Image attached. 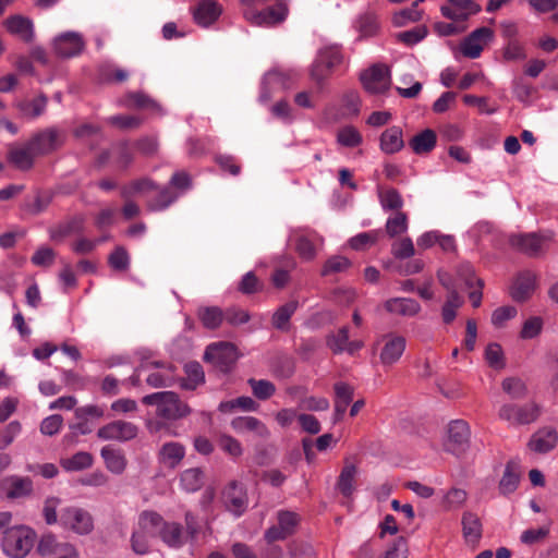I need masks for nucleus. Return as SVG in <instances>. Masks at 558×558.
<instances>
[{"label": "nucleus", "instance_id": "nucleus-37", "mask_svg": "<svg viewBox=\"0 0 558 558\" xmlns=\"http://www.w3.org/2000/svg\"><path fill=\"white\" fill-rule=\"evenodd\" d=\"M203 484L204 472L199 468L186 469L180 474V485L187 493L197 492Z\"/></svg>", "mask_w": 558, "mask_h": 558}, {"label": "nucleus", "instance_id": "nucleus-63", "mask_svg": "<svg viewBox=\"0 0 558 558\" xmlns=\"http://www.w3.org/2000/svg\"><path fill=\"white\" fill-rule=\"evenodd\" d=\"M110 267L118 271H124L129 268L130 258L126 250L118 246L108 257Z\"/></svg>", "mask_w": 558, "mask_h": 558}, {"label": "nucleus", "instance_id": "nucleus-40", "mask_svg": "<svg viewBox=\"0 0 558 558\" xmlns=\"http://www.w3.org/2000/svg\"><path fill=\"white\" fill-rule=\"evenodd\" d=\"M459 277L465 281V284L472 288L474 284L478 286L477 291H472L469 295L472 305L474 307H478L482 301V291L483 281L475 277L473 268L470 265L462 266L459 270Z\"/></svg>", "mask_w": 558, "mask_h": 558}, {"label": "nucleus", "instance_id": "nucleus-39", "mask_svg": "<svg viewBox=\"0 0 558 558\" xmlns=\"http://www.w3.org/2000/svg\"><path fill=\"white\" fill-rule=\"evenodd\" d=\"M94 462L93 456L87 451H78L72 457L62 458L60 460L61 466L69 472H76L88 469Z\"/></svg>", "mask_w": 558, "mask_h": 558}, {"label": "nucleus", "instance_id": "nucleus-9", "mask_svg": "<svg viewBox=\"0 0 558 558\" xmlns=\"http://www.w3.org/2000/svg\"><path fill=\"white\" fill-rule=\"evenodd\" d=\"M138 427L132 422L117 420L110 422L97 430V437L102 440L120 442L130 441L137 437Z\"/></svg>", "mask_w": 558, "mask_h": 558}, {"label": "nucleus", "instance_id": "nucleus-10", "mask_svg": "<svg viewBox=\"0 0 558 558\" xmlns=\"http://www.w3.org/2000/svg\"><path fill=\"white\" fill-rule=\"evenodd\" d=\"M64 143V134L57 129H47L36 134L28 143L31 151L36 156L47 155Z\"/></svg>", "mask_w": 558, "mask_h": 558}, {"label": "nucleus", "instance_id": "nucleus-52", "mask_svg": "<svg viewBox=\"0 0 558 558\" xmlns=\"http://www.w3.org/2000/svg\"><path fill=\"white\" fill-rule=\"evenodd\" d=\"M356 27L362 37H372L377 34L379 22L375 14L365 13L357 20Z\"/></svg>", "mask_w": 558, "mask_h": 558}, {"label": "nucleus", "instance_id": "nucleus-33", "mask_svg": "<svg viewBox=\"0 0 558 558\" xmlns=\"http://www.w3.org/2000/svg\"><path fill=\"white\" fill-rule=\"evenodd\" d=\"M5 489L8 498H22L32 493L33 483L28 477L12 476L5 480Z\"/></svg>", "mask_w": 558, "mask_h": 558}, {"label": "nucleus", "instance_id": "nucleus-56", "mask_svg": "<svg viewBox=\"0 0 558 558\" xmlns=\"http://www.w3.org/2000/svg\"><path fill=\"white\" fill-rule=\"evenodd\" d=\"M408 229V216L403 211H397L386 222V231L389 236L393 238L402 234Z\"/></svg>", "mask_w": 558, "mask_h": 558}, {"label": "nucleus", "instance_id": "nucleus-15", "mask_svg": "<svg viewBox=\"0 0 558 558\" xmlns=\"http://www.w3.org/2000/svg\"><path fill=\"white\" fill-rule=\"evenodd\" d=\"M470 440V428L465 421L456 420L448 426L446 449L454 454L463 452Z\"/></svg>", "mask_w": 558, "mask_h": 558}, {"label": "nucleus", "instance_id": "nucleus-3", "mask_svg": "<svg viewBox=\"0 0 558 558\" xmlns=\"http://www.w3.org/2000/svg\"><path fill=\"white\" fill-rule=\"evenodd\" d=\"M35 533L24 525H16L3 532L2 549L12 558H24L33 548Z\"/></svg>", "mask_w": 558, "mask_h": 558}, {"label": "nucleus", "instance_id": "nucleus-34", "mask_svg": "<svg viewBox=\"0 0 558 558\" xmlns=\"http://www.w3.org/2000/svg\"><path fill=\"white\" fill-rule=\"evenodd\" d=\"M519 482L520 465L514 461H509L499 482L500 493L504 495L513 493L517 489Z\"/></svg>", "mask_w": 558, "mask_h": 558}, {"label": "nucleus", "instance_id": "nucleus-21", "mask_svg": "<svg viewBox=\"0 0 558 558\" xmlns=\"http://www.w3.org/2000/svg\"><path fill=\"white\" fill-rule=\"evenodd\" d=\"M4 26L10 34L26 44L32 43L34 39V24L27 16L21 14L11 15L4 21Z\"/></svg>", "mask_w": 558, "mask_h": 558}, {"label": "nucleus", "instance_id": "nucleus-11", "mask_svg": "<svg viewBox=\"0 0 558 558\" xmlns=\"http://www.w3.org/2000/svg\"><path fill=\"white\" fill-rule=\"evenodd\" d=\"M481 10L482 7L476 0H447V3L440 8L441 14L453 22H465Z\"/></svg>", "mask_w": 558, "mask_h": 558}, {"label": "nucleus", "instance_id": "nucleus-62", "mask_svg": "<svg viewBox=\"0 0 558 558\" xmlns=\"http://www.w3.org/2000/svg\"><path fill=\"white\" fill-rule=\"evenodd\" d=\"M277 520L278 525L281 526V530L286 531L289 535H292L300 522V517L293 511L280 510L277 513Z\"/></svg>", "mask_w": 558, "mask_h": 558}, {"label": "nucleus", "instance_id": "nucleus-42", "mask_svg": "<svg viewBox=\"0 0 558 558\" xmlns=\"http://www.w3.org/2000/svg\"><path fill=\"white\" fill-rule=\"evenodd\" d=\"M186 378L182 380L181 387L187 390H194L205 380L203 367L197 362H190L184 367Z\"/></svg>", "mask_w": 558, "mask_h": 558}, {"label": "nucleus", "instance_id": "nucleus-35", "mask_svg": "<svg viewBox=\"0 0 558 558\" xmlns=\"http://www.w3.org/2000/svg\"><path fill=\"white\" fill-rule=\"evenodd\" d=\"M159 536L170 547L179 548L184 544L182 526L175 522H165Z\"/></svg>", "mask_w": 558, "mask_h": 558}, {"label": "nucleus", "instance_id": "nucleus-45", "mask_svg": "<svg viewBox=\"0 0 558 558\" xmlns=\"http://www.w3.org/2000/svg\"><path fill=\"white\" fill-rule=\"evenodd\" d=\"M296 301H290L284 305L280 306L272 315L271 323L275 328L279 330H288L289 320L298 308Z\"/></svg>", "mask_w": 558, "mask_h": 558}, {"label": "nucleus", "instance_id": "nucleus-44", "mask_svg": "<svg viewBox=\"0 0 558 558\" xmlns=\"http://www.w3.org/2000/svg\"><path fill=\"white\" fill-rule=\"evenodd\" d=\"M361 108V99L359 93L349 90L341 97L339 118H351L359 114Z\"/></svg>", "mask_w": 558, "mask_h": 558}, {"label": "nucleus", "instance_id": "nucleus-60", "mask_svg": "<svg viewBox=\"0 0 558 558\" xmlns=\"http://www.w3.org/2000/svg\"><path fill=\"white\" fill-rule=\"evenodd\" d=\"M122 104L126 108H155L156 102L143 93H131L125 95Z\"/></svg>", "mask_w": 558, "mask_h": 558}, {"label": "nucleus", "instance_id": "nucleus-54", "mask_svg": "<svg viewBox=\"0 0 558 558\" xmlns=\"http://www.w3.org/2000/svg\"><path fill=\"white\" fill-rule=\"evenodd\" d=\"M379 236L380 231L377 230L362 232L351 238L349 244L355 251H363L374 245L379 240Z\"/></svg>", "mask_w": 558, "mask_h": 558}, {"label": "nucleus", "instance_id": "nucleus-31", "mask_svg": "<svg viewBox=\"0 0 558 558\" xmlns=\"http://www.w3.org/2000/svg\"><path fill=\"white\" fill-rule=\"evenodd\" d=\"M380 149L385 154H396L404 147L402 130L399 126L386 129L379 138Z\"/></svg>", "mask_w": 558, "mask_h": 558}, {"label": "nucleus", "instance_id": "nucleus-36", "mask_svg": "<svg viewBox=\"0 0 558 558\" xmlns=\"http://www.w3.org/2000/svg\"><path fill=\"white\" fill-rule=\"evenodd\" d=\"M35 155L31 151L29 146H14L9 150L8 159L16 168L28 170L33 166Z\"/></svg>", "mask_w": 558, "mask_h": 558}, {"label": "nucleus", "instance_id": "nucleus-57", "mask_svg": "<svg viewBox=\"0 0 558 558\" xmlns=\"http://www.w3.org/2000/svg\"><path fill=\"white\" fill-rule=\"evenodd\" d=\"M502 390L513 399L526 396L527 389L524 381L518 377L505 378L501 383Z\"/></svg>", "mask_w": 558, "mask_h": 558}, {"label": "nucleus", "instance_id": "nucleus-23", "mask_svg": "<svg viewBox=\"0 0 558 558\" xmlns=\"http://www.w3.org/2000/svg\"><path fill=\"white\" fill-rule=\"evenodd\" d=\"M536 287V276L531 271H523L517 276L510 289L514 301L523 302L531 298Z\"/></svg>", "mask_w": 558, "mask_h": 558}, {"label": "nucleus", "instance_id": "nucleus-38", "mask_svg": "<svg viewBox=\"0 0 558 558\" xmlns=\"http://www.w3.org/2000/svg\"><path fill=\"white\" fill-rule=\"evenodd\" d=\"M155 190H157V185L151 179L141 178L122 186L121 196L123 198H131L132 196L144 195Z\"/></svg>", "mask_w": 558, "mask_h": 558}, {"label": "nucleus", "instance_id": "nucleus-48", "mask_svg": "<svg viewBox=\"0 0 558 558\" xmlns=\"http://www.w3.org/2000/svg\"><path fill=\"white\" fill-rule=\"evenodd\" d=\"M484 357L489 367L496 371H501L506 367L504 350L499 343L492 342L487 344Z\"/></svg>", "mask_w": 558, "mask_h": 558}, {"label": "nucleus", "instance_id": "nucleus-49", "mask_svg": "<svg viewBox=\"0 0 558 558\" xmlns=\"http://www.w3.org/2000/svg\"><path fill=\"white\" fill-rule=\"evenodd\" d=\"M163 523L162 517L154 511H144L138 519V527L146 533H159Z\"/></svg>", "mask_w": 558, "mask_h": 558}, {"label": "nucleus", "instance_id": "nucleus-13", "mask_svg": "<svg viewBox=\"0 0 558 558\" xmlns=\"http://www.w3.org/2000/svg\"><path fill=\"white\" fill-rule=\"evenodd\" d=\"M383 344L380 349V362L385 366H391L402 356L407 340L403 336L397 333H387L380 338Z\"/></svg>", "mask_w": 558, "mask_h": 558}, {"label": "nucleus", "instance_id": "nucleus-20", "mask_svg": "<svg viewBox=\"0 0 558 558\" xmlns=\"http://www.w3.org/2000/svg\"><path fill=\"white\" fill-rule=\"evenodd\" d=\"M557 444V430L553 427H543L531 436L527 442V448L532 452L544 454L553 450Z\"/></svg>", "mask_w": 558, "mask_h": 558}, {"label": "nucleus", "instance_id": "nucleus-19", "mask_svg": "<svg viewBox=\"0 0 558 558\" xmlns=\"http://www.w3.org/2000/svg\"><path fill=\"white\" fill-rule=\"evenodd\" d=\"M461 525L465 544L475 549L483 535V524L480 517L472 511H464L461 518Z\"/></svg>", "mask_w": 558, "mask_h": 558}, {"label": "nucleus", "instance_id": "nucleus-43", "mask_svg": "<svg viewBox=\"0 0 558 558\" xmlns=\"http://www.w3.org/2000/svg\"><path fill=\"white\" fill-rule=\"evenodd\" d=\"M197 316L207 329H217L225 319L222 310L217 306L201 307Z\"/></svg>", "mask_w": 558, "mask_h": 558}, {"label": "nucleus", "instance_id": "nucleus-55", "mask_svg": "<svg viewBox=\"0 0 558 558\" xmlns=\"http://www.w3.org/2000/svg\"><path fill=\"white\" fill-rule=\"evenodd\" d=\"M362 141L361 133L352 125H347L337 133V142L345 147H356Z\"/></svg>", "mask_w": 558, "mask_h": 558}, {"label": "nucleus", "instance_id": "nucleus-16", "mask_svg": "<svg viewBox=\"0 0 558 558\" xmlns=\"http://www.w3.org/2000/svg\"><path fill=\"white\" fill-rule=\"evenodd\" d=\"M364 88L372 94H381L390 86L389 70L385 65H374L361 75Z\"/></svg>", "mask_w": 558, "mask_h": 558}, {"label": "nucleus", "instance_id": "nucleus-28", "mask_svg": "<svg viewBox=\"0 0 558 558\" xmlns=\"http://www.w3.org/2000/svg\"><path fill=\"white\" fill-rule=\"evenodd\" d=\"M333 389L336 395L333 422L337 423L342 420L348 405L353 399V388L345 383L339 381L335 384Z\"/></svg>", "mask_w": 558, "mask_h": 558}, {"label": "nucleus", "instance_id": "nucleus-53", "mask_svg": "<svg viewBox=\"0 0 558 558\" xmlns=\"http://www.w3.org/2000/svg\"><path fill=\"white\" fill-rule=\"evenodd\" d=\"M349 341V328L341 327L337 332L327 337V345L335 353L339 354L345 351Z\"/></svg>", "mask_w": 558, "mask_h": 558}, {"label": "nucleus", "instance_id": "nucleus-41", "mask_svg": "<svg viewBox=\"0 0 558 558\" xmlns=\"http://www.w3.org/2000/svg\"><path fill=\"white\" fill-rule=\"evenodd\" d=\"M468 500V493L458 487H451L445 493L441 499V507L446 511L461 509Z\"/></svg>", "mask_w": 558, "mask_h": 558}, {"label": "nucleus", "instance_id": "nucleus-24", "mask_svg": "<svg viewBox=\"0 0 558 558\" xmlns=\"http://www.w3.org/2000/svg\"><path fill=\"white\" fill-rule=\"evenodd\" d=\"M231 426L240 434L252 433L263 439H267L270 436V430L266 424L254 416L235 417L232 420Z\"/></svg>", "mask_w": 558, "mask_h": 558}, {"label": "nucleus", "instance_id": "nucleus-61", "mask_svg": "<svg viewBox=\"0 0 558 558\" xmlns=\"http://www.w3.org/2000/svg\"><path fill=\"white\" fill-rule=\"evenodd\" d=\"M427 35V28L424 25L415 26L412 29L397 34V39L407 46H413L424 39Z\"/></svg>", "mask_w": 558, "mask_h": 558}, {"label": "nucleus", "instance_id": "nucleus-58", "mask_svg": "<svg viewBox=\"0 0 558 558\" xmlns=\"http://www.w3.org/2000/svg\"><path fill=\"white\" fill-rule=\"evenodd\" d=\"M110 155L112 156L117 167L120 169H126L133 162L134 159L133 153L131 151L130 147L124 143L114 146L111 149Z\"/></svg>", "mask_w": 558, "mask_h": 558}, {"label": "nucleus", "instance_id": "nucleus-6", "mask_svg": "<svg viewBox=\"0 0 558 558\" xmlns=\"http://www.w3.org/2000/svg\"><path fill=\"white\" fill-rule=\"evenodd\" d=\"M538 415L539 409L534 402L523 405L504 404L498 413L499 418L513 425L531 424L537 420Z\"/></svg>", "mask_w": 558, "mask_h": 558}, {"label": "nucleus", "instance_id": "nucleus-4", "mask_svg": "<svg viewBox=\"0 0 558 558\" xmlns=\"http://www.w3.org/2000/svg\"><path fill=\"white\" fill-rule=\"evenodd\" d=\"M554 240L551 231H539L515 234L510 238V243L523 254L537 257L544 254Z\"/></svg>", "mask_w": 558, "mask_h": 558}, {"label": "nucleus", "instance_id": "nucleus-12", "mask_svg": "<svg viewBox=\"0 0 558 558\" xmlns=\"http://www.w3.org/2000/svg\"><path fill=\"white\" fill-rule=\"evenodd\" d=\"M38 551L47 558H78V551L74 545L57 541L56 536L44 535L38 544Z\"/></svg>", "mask_w": 558, "mask_h": 558}, {"label": "nucleus", "instance_id": "nucleus-18", "mask_svg": "<svg viewBox=\"0 0 558 558\" xmlns=\"http://www.w3.org/2000/svg\"><path fill=\"white\" fill-rule=\"evenodd\" d=\"M158 368L146 377V383L153 388L170 387L174 384V366L163 362H147L141 365V369Z\"/></svg>", "mask_w": 558, "mask_h": 558}, {"label": "nucleus", "instance_id": "nucleus-14", "mask_svg": "<svg viewBox=\"0 0 558 558\" xmlns=\"http://www.w3.org/2000/svg\"><path fill=\"white\" fill-rule=\"evenodd\" d=\"M493 37L494 31L492 28L486 26L480 27L473 31L461 44V52L464 57L476 59Z\"/></svg>", "mask_w": 558, "mask_h": 558}, {"label": "nucleus", "instance_id": "nucleus-51", "mask_svg": "<svg viewBox=\"0 0 558 558\" xmlns=\"http://www.w3.org/2000/svg\"><path fill=\"white\" fill-rule=\"evenodd\" d=\"M247 383L253 395L259 400H267L276 392V386L269 380L250 378Z\"/></svg>", "mask_w": 558, "mask_h": 558}, {"label": "nucleus", "instance_id": "nucleus-30", "mask_svg": "<svg viewBox=\"0 0 558 558\" xmlns=\"http://www.w3.org/2000/svg\"><path fill=\"white\" fill-rule=\"evenodd\" d=\"M100 456L104 459L106 468L113 474H122L128 465V460L121 449L110 446L102 447Z\"/></svg>", "mask_w": 558, "mask_h": 558}, {"label": "nucleus", "instance_id": "nucleus-25", "mask_svg": "<svg viewBox=\"0 0 558 558\" xmlns=\"http://www.w3.org/2000/svg\"><path fill=\"white\" fill-rule=\"evenodd\" d=\"M222 9L220 4L213 0H203L193 11L195 22L201 26H209L221 14Z\"/></svg>", "mask_w": 558, "mask_h": 558}, {"label": "nucleus", "instance_id": "nucleus-8", "mask_svg": "<svg viewBox=\"0 0 558 558\" xmlns=\"http://www.w3.org/2000/svg\"><path fill=\"white\" fill-rule=\"evenodd\" d=\"M53 53L63 59H69L81 54L85 48V40L80 33L65 32L58 35L52 40Z\"/></svg>", "mask_w": 558, "mask_h": 558}, {"label": "nucleus", "instance_id": "nucleus-47", "mask_svg": "<svg viewBox=\"0 0 558 558\" xmlns=\"http://www.w3.org/2000/svg\"><path fill=\"white\" fill-rule=\"evenodd\" d=\"M462 298L459 295L456 289H452L449 292L446 302L441 308V317L445 324H450L454 320L457 316V311L462 306Z\"/></svg>", "mask_w": 558, "mask_h": 558}, {"label": "nucleus", "instance_id": "nucleus-59", "mask_svg": "<svg viewBox=\"0 0 558 558\" xmlns=\"http://www.w3.org/2000/svg\"><path fill=\"white\" fill-rule=\"evenodd\" d=\"M380 204L384 209L397 210L403 206V199L396 189H388L379 194Z\"/></svg>", "mask_w": 558, "mask_h": 558}, {"label": "nucleus", "instance_id": "nucleus-50", "mask_svg": "<svg viewBox=\"0 0 558 558\" xmlns=\"http://www.w3.org/2000/svg\"><path fill=\"white\" fill-rule=\"evenodd\" d=\"M351 267V262L349 258L335 255L328 258L322 269V276H330L335 274H340L347 271Z\"/></svg>", "mask_w": 558, "mask_h": 558}, {"label": "nucleus", "instance_id": "nucleus-1", "mask_svg": "<svg viewBox=\"0 0 558 558\" xmlns=\"http://www.w3.org/2000/svg\"><path fill=\"white\" fill-rule=\"evenodd\" d=\"M288 0H240L243 19L253 26L274 27L288 15Z\"/></svg>", "mask_w": 558, "mask_h": 558}, {"label": "nucleus", "instance_id": "nucleus-22", "mask_svg": "<svg viewBox=\"0 0 558 558\" xmlns=\"http://www.w3.org/2000/svg\"><path fill=\"white\" fill-rule=\"evenodd\" d=\"M323 238L315 231L308 233L295 232L294 248L304 260H312L316 256V244H323Z\"/></svg>", "mask_w": 558, "mask_h": 558}, {"label": "nucleus", "instance_id": "nucleus-32", "mask_svg": "<svg viewBox=\"0 0 558 558\" xmlns=\"http://www.w3.org/2000/svg\"><path fill=\"white\" fill-rule=\"evenodd\" d=\"M437 143L435 131L425 129L409 141V146L416 155H423L432 151Z\"/></svg>", "mask_w": 558, "mask_h": 558}, {"label": "nucleus", "instance_id": "nucleus-17", "mask_svg": "<svg viewBox=\"0 0 558 558\" xmlns=\"http://www.w3.org/2000/svg\"><path fill=\"white\" fill-rule=\"evenodd\" d=\"M223 500L227 509L240 517L247 508L248 499L244 485L233 481L223 490Z\"/></svg>", "mask_w": 558, "mask_h": 558}, {"label": "nucleus", "instance_id": "nucleus-27", "mask_svg": "<svg viewBox=\"0 0 558 558\" xmlns=\"http://www.w3.org/2000/svg\"><path fill=\"white\" fill-rule=\"evenodd\" d=\"M357 468L349 460L344 461V465L339 474L336 487L345 498H351L355 490V478Z\"/></svg>", "mask_w": 558, "mask_h": 558}, {"label": "nucleus", "instance_id": "nucleus-46", "mask_svg": "<svg viewBox=\"0 0 558 558\" xmlns=\"http://www.w3.org/2000/svg\"><path fill=\"white\" fill-rule=\"evenodd\" d=\"M178 194L168 187H162L157 195L147 201V209L150 211H160L168 208L175 199Z\"/></svg>", "mask_w": 558, "mask_h": 558}, {"label": "nucleus", "instance_id": "nucleus-7", "mask_svg": "<svg viewBox=\"0 0 558 558\" xmlns=\"http://www.w3.org/2000/svg\"><path fill=\"white\" fill-rule=\"evenodd\" d=\"M61 524L76 534L86 535L94 529V519L92 514L77 507L65 508L60 517Z\"/></svg>", "mask_w": 558, "mask_h": 558}, {"label": "nucleus", "instance_id": "nucleus-26", "mask_svg": "<svg viewBox=\"0 0 558 558\" xmlns=\"http://www.w3.org/2000/svg\"><path fill=\"white\" fill-rule=\"evenodd\" d=\"M185 456V448L177 441H169L161 446L158 459L161 464L169 469L177 468Z\"/></svg>", "mask_w": 558, "mask_h": 558}, {"label": "nucleus", "instance_id": "nucleus-64", "mask_svg": "<svg viewBox=\"0 0 558 558\" xmlns=\"http://www.w3.org/2000/svg\"><path fill=\"white\" fill-rule=\"evenodd\" d=\"M218 446L231 457H240L243 452L241 442L230 435L222 434L218 438Z\"/></svg>", "mask_w": 558, "mask_h": 558}, {"label": "nucleus", "instance_id": "nucleus-29", "mask_svg": "<svg viewBox=\"0 0 558 558\" xmlns=\"http://www.w3.org/2000/svg\"><path fill=\"white\" fill-rule=\"evenodd\" d=\"M387 312L401 316H415L421 311V305L417 301L409 298H393L385 302Z\"/></svg>", "mask_w": 558, "mask_h": 558}, {"label": "nucleus", "instance_id": "nucleus-2", "mask_svg": "<svg viewBox=\"0 0 558 558\" xmlns=\"http://www.w3.org/2000/svg\"><path fill=\"white\" fill-rule=\"evenodd\" d=\"M146 405L156 407V416L163 421H179L191 414V408L173 391H160L143 397Z\"/></svg>", "mask_w": 558, "mask_h": 558}, {"label": "nucleus", "instance_id": "nucleus-5", "mask_svg": "<svg viewBox=\"0 0 558 558\" xmlns=\"http://www.w3.org/2000/svg\"><path fill=\"white\" fill-rule=\"evenodd\" d=\"M204 359L219 371L227 373L238 361L239 354L233 343L221 341L209 344L206 348Z\"/></svg>", "mask_w": 558, "mask_h": 558}]
</instances>
